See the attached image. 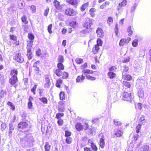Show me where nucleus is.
<instances>
[{
  "instance_id": "bb28decb",
  "label": "nucleus",
  "mask_w": 151,
  "mask_h": 151,
  "mask_svg": "<svg viewBox=\"0 0 151 151\" xmlns=\"http://www.w3.org/2000/svg\"><path fill=\"white\" fill-rule=\"evenodd\" d=\"M99 46L96 44L93 47L92 52L94 54H97L98 53L99 50L100 49Z\"/></svg>"
},
{
  "instance_id": "f03ea898",
  "label": "nucleus",
  "mask_w": 151,
  "mask_h": 151,
  "mask_svg": "<svg viewBox=\"0 0 151 151\" xmlns=\"http://www.w3.org/2000/svg\"><path fill=\"white\" fill-rule=\"evenodd\" d=\"M62 70L56 69L53 70L54 74L58 77H61L62 79H67L68 78V73L66 71H62Z\"/></svg>"
},
{
  "instance_id": "5fc2aeb1",
  "label": "nucleus",
  "mask_w": 151,
  "mask_h": 151,
  "mask_svg": "<svg viewBox=\"0 0 151 151\" xmlns=\"http://www.w3.org/2000/svg\"><path fill=\"white\" fill-rule=\"evenodd\" d=\"M141 125L139 124L136 127V132L137 133H138L141 129Z\"/></svg>"
},
{
  "instance_id": "0e129e2a",
  "label": "nucleus",
  "mask_w": 151,
  "mask_h": 151,
  "mask_svg": "<svg viewBox=\"0 0 151 151\" xmlns=\"http://www.w3.org/2000/svg\"><path fill=\"white\" fill-rule=\"evenodd\" d=\"M140 151H146L148 150L149 149V146L147 145L143 146L142 147Z\"/></svg>"
},
{
  "instance_id": "2eb2a0df",
  "label": "nucleus",
  "mask_w": 151,
  "mask_h": 151,
  "mask_svg": "<svg viewBox=\"0 0 151 151\" xmlns=\"http://www.w3.org/2000/svg\"><path fill=\"white\" fill-rule=\"evenodd\" d=\"M41 131L43 134L51 132L50 127H48L47 125L42 126L41 127Z\"/></svg>"
},
{
  "instance_id": "4c0bfd02",
  "label": "nucleus",
  "mask_w": 151,
  "mask_h": 151,
  "mask_svg": "<svg viewBox=\"0 0 151 151\" xmlns=\"http://www.w3.org/2000/svg\"><path fill=\"white\" fill-rule=\"evenodd\" d=\"M57 67L58 69H59L62 70H63L65 68L64 65L63 63H58L57 64Z\"/></svg>"
},
{
  "instance_id": "aec40b11",
  "label": "nucleus",
  "mask_w": 151,
  "mask_h": 151,
  "mask_svg": "<svg viewBox=\"0 0 151 151\" xmlns=\"http://www.w3.org/2000/svg\"><path fill=\"white\" fill-rule=\"evenodd\" d=\"M18 74V72L17 69H13L10 70V75L11 77H17Z\"/></svg>"
},
{
  "instance_id": "8fccbe9b",
  "label": "nucleus",
  "mask_w": 151,
  "mask_h": 151,
  "mask_svg": "<svg viewBox=\"0 0 151 151\" xmlns=\"http://www.w3.org/2000/svg\"><path fill=\"white\" fill-rule=\"evenodd\" d=\"M72 135V133L70 131L66 130L65 131V137H69Z\"/></svg>"
},
{
  "instance_id": "4468645a",
  "label": "nucleus",
  "mask_w": 151,
  "mask_h": 151,
  "mask_svg": "<svg viewBox=\"0 0 151 151\" xmlns=\"http://www.w3.org/2000/svg\"><path fill=\"white\" fill-rule=\"evenodd\" d=\"M131 40V38L127 37V38H122L120 41L119 45L120 46L124 45L125 44L128 43Z\"/></svg>"
},
{
  "instance_id": "ddd939ff",
  "label": "nucleus",
  "mask_w": 151,
  "mask_h": 151,
  "mask_svg": "<svg viewBox=\"0 0 151 151\" xmlns=\"http://www.w3.org/2000/svg\"><path fill=\"white\" fill-rule=\"evenodd\" d=\"M50 80L48 77H45L44 80V87L46 88H49L51 85Z\"/></svg>"
},
{
  "instance_id": "f8f14e48",
  "label": "nucleus",
  "mask_w": 151,
  "mask_h": 151,
  "mask_svg": "<svg viewBox=\"0 0 151 151\" xmlns=\"http://www.w3.org/2000/svg\"><path fill=\"white\" fill-rule=\"evenodd\" d=\"M54 6L56 9L61 11L63 8L62 5L60 4V2L57 0H54L53 2Z\"/></svg>"
},
{
  "instance_id": "338daca9",
  "label": "nucleus",
  "mask_w": 151,
  "mask_h": 151,
  "mask_svg": "<svg viewBox=\"0 0 151 151\" xmlns=\"http://www.w3.org/2000/svg\"><path fill=\"white\" fill-rule=\"evenodd\" d=\"M138 41L137 40H134L132 42V45L133 47H136L138 45Z\"/></svg>"
},
{
  "instance_id": "58836bf2",
  "label": "nucleus",
  "mask_w": 151,
  "mask_h": 151,
  "mask_svg": "<svg viewBox=\"0 0 151 151\" xmlns=\"http://www.w3.org/2000/svg\"><path fill=\"white\" fill-rule=\"evenodd\" d=\"M127 31L128 33V35L129 36H131L133 33V31L132 30V27L131 26H129L128 27Z\"/></svg>"
},
{
  "instance_id": "774afa93",
  "label": "nucleus",
  "mask_w": 151,
  "mask_h": 151,
  "mask_svg": "<svg viewBox=\"0 0 151 151\" xmlns=\"http://www.w3.org/2000/svg\"><path fill=\"white\" fill-rule=\"evenodd\" d=\"M83 126L84 130H86L88 129L89 127L88 124L86 122H85L84 123Z\"/></svg>"
},
{
  "instance_id": "c756f323",
  "label": "nucleus",
  "mask_w": 151,
  "mask_h": 151,
  "mask_svg": "<svg viewBox=\"0 0 151 151\" xmlns=\"http://www.w3.org/2000/svg\"><path fill=\"white\" fill-rule=\"evenodd\" d=\"M85 77L83 74L81 76H78L77 77L76 81L77 83L82 82L85 79Z\"/></svg>"
},
{
  "instance_id": "c85d7f7f",
  "label": "nucleus",
  "mask_w": 151,
  "mask_h": 151,
  "mask_svg": "<svg viewBox=\"0 0 151 151\" xmlns=\"http://www.w3.org/2000/svg\"><path fill=\"white\" fill-rule=\"evenodd\" d=\"M96 9L94 8H92L89 10V13L92 17H94L96 15Z\"/></svg>"
},
{
  "instance_id": "0eeeda50",
  "label": "nucleus",
  "mask_w": 151,
  "mask_h": 151,
  "mask_svg": "<svg viewBox=\"0 0 151 151\" xmlns=\"http://www.w3.org/2000/svg\"><path fill=\"white\" fill-rule=\"evenodd\" d=\"M18 81V77H11L9 80V82L12 86H14L15 88H16V83Z\"/></svg>"
},
{
  "instance_id": "a211bd4d",
  "label": "nucleus",
  "mask_w": 151,
  "mask_h": 151,
  "mask_svg": "<svg viewBox=\"0 0 151 151\" xmlns=\"http://www.w3.org/2000/svg\"><path fill=\"white\" fill-rule=\"evenodd\" d=\"M75 127L76 129L78 132L84 129L83 125L80 122H77L75 124Z\"/></svg>"
},
{
  "instance_id": "6ab92c4d",
  "label": "nucleus",
  "mask_w": 151,
  "mask_h": 151,
  "mask_svg": "<svg viewBox=\"0 0 151 151\" xmlns=\"http://www.w3.org/2000/svg\"><path fill=\"white\" fill-rule=\"evenodd\" d=\"M34 100L33 97L31 96H29L28 99V102L27 103V108L28 109H32L33 107V104L32 101Z\"/></svg>"
},
{
  "instance_id": "de8ad7c7",
  "label": "nucleus",
  "mask_w": 151,
  "mask_h": 151,
  "mask_svg": "<svg viewBox=\"0 0 151 151\" xmlns=\"http://www.w3.org/2000/svg\"><path fill=\"white\" fill-rule=\"evenodd\" d=\"M114 124L116 126H119L122 124L121 122L117 119H114Z\"/></svg>"
},
{
  "instance_id": "864d4df0",
  "label": "nucleus",
  "mask_w": 151,
  "mask_h": 151,
  "mask_svg": "<svg viewBox=\"0 0 151 151\" xmlns=\"http://www.w3.org/2000/svg\"><path fill=\"white\" fill-rule=\"evenodd\" d=\"M66 142L68 144H71L73 141L72 139L70 137H67L65 139Z\"/></svg>"
},
{
  "instance_id": "6e6552de",
  "label": "nucleus",
  "mask_w": 151,
  "mask_h": 151,
  "mask_svg": "<svg viewBox=\"0 0 151 151\" xmlns=\"http://www.w3.org/2000/svg\"><path fill=\"white\" fill-rule=\"evenodd\" d=\"M99 136H101L99 138V145L101 148H104L105 145L104 136L102 133L100 134Z\"/></svg>"
},
{
  "instance_id": "cd10ccee",
  "label": "nucleus",
  "mask_w": 151,
  "mask_h": 151,
  "mask_svg": "<svg viewBox=\"0 0 151 151\" xmlns=\"http://www.w3.org/2000/svg\"><path fill=\"white\" fill-rule=\"evenodd\" d=\"M123 86V88L125 87V89L129 88L131 87V84L130 83L127 81H123L122 82Z\"/></svg>"
},
{
  "instance_id": "f3484780",
  "label": "nucleus",
  "mask_w": 151,
  "mask_h": 151,
  "mask_svg": "<svg viewBox=\"0 0 151 151\" xmlns=\"http://www.w3.org/2000/svg\"><path fill=\"white\" fill-rule=\"evenodd\" d=\"M96 32L98 37L102 38L104 35V32L102 29L100 27H98Z\"/></svg>"
},
{
  "instance_id": "37998d69",
  "label": "nucleus",
  "mask_w": 151,
  "mask_h": 151,
  "mask_svg": "<svg viewBox=\"0 0 151 151\" xmlns=\"http://www.w3.org/2000/svg\"><path fill=\"white\" fill-rule=\"evenodd\" d=\"M68 3L73 5H75L77 4L78 2L76 0H69Z\"/></svg>"
},
{
  "instance_id": "e433bc0d",
  "label": "nucleus",
  "mask_w": 151,
  "mask_h": 151,
  "mask_svg": "<svg viewBox=\"0 0 151 151\" xmlns=\"http://www.w3.org/2000/svg\"><path fill=\"white\" fill-rule=\"evenodd\" d=\"M123 133L120 130H118L115 132L114 133V135L116 137H119L122 136Z\"/></svg>"
},
{
  "instance_id": "20e7f679",
  "label": "nucleus",
  "mask_w": 151,
  "mask_h": 151,
  "mask_svg": "<svg viewBox=\"0 0 151 151\" xmlns=\"http://www.w3.org/2000/svg\"><path fill=\"white\" fill-rule=\"evenodd\" d=\"M83 72L84 73V74H86V77L87 80L91 81H94L96 78L95 77L90 75V74L93 73L94 71L91 70L89 69H86L83 70Z\"/></svg>"
},
{
  "instance_id": "72a5a7b5",
  "label": "nucleus",
  "mask_w": 151,
  "mask_h": 151,
  "mask_svg": "<svg viewBox=\"0 0 151 151\" xmlns=\"http://www.w3.org/2000/svg\"><path fill=\"white\" fill-rule=\"evenodd\" d=\"M60 99L61 100H64L65 99V93L63 91H61L59 93Z\"/></svg>"
},
{
  "instance_id": "bf43d9fd",
  "label": "nucleus",
  "mask_w": 151,
  "mask_h": 151,
  "mask_svg": "<svg viewBox=\"0 0 151 151\" xmlns=\"http://www.w3.org/2000/svg\"><path fill=\"white\" fill-rule=\"evenodd\" d=\"M50 10V9L49 7L47 6L46 8V9H45L44 13V15L45 16H47L48 14V13L49 12V11Z\"/></svg>"
},
{
  "instance_id": "13d9d810",
  "label": "nucleus",
  "mask_w": 151,
  "mask_h": 151,
  "mask_svg": "<svg viewBox=\"0 0 151 151\" xmlns=\"http://www.w3.org/2000/svg\"><path fill=\"white\" fill-rule=\"evenodd\" d=\"M124 69L123 70L122 73H125L128 71L129 67L128 66H127L126 65H124L123 66Z\"/></svg>"
},
{
  "instance_id": "3c124183",
  "label": "nucleus",
  "mask_w": 151,
  "mask_h": 151,
  "mask_svg": "<svg viewBox=\"0 0 151 151\" xmlns=\"http://www.w3.org/2000/svg\"><path fill=\"white\" fill-rule=\"evenodd\" d=\"M12 44L13 45V47H15L19 45V40H16L12 42Z\"/></svg>"
},
{
  "instance_id": "052dcab7",
  "label": "nucleus",
  "mask_w": 151,
  "mask_h": 151,
  "mask_svg": "<svg viewBox=\"0 0 151 151\" xmlns=\"http://www.w3.org/2000/svg\"><path fill=\"white\" fill-rule=\"evenodd\" d=\"M69 26L73 27H75L76 25V21H73L70 22Z\"/></svg>"
},
{
  "instance_id": "473e14b6",
  "label": "nucleus",
  "mask_w": 151,
  "mask_h": 151,
  "mask_svg": "<svg viewBox=\"0 0 151 151\" xmlns=\"http://www.w3.org/2000/svg\"><path fill=\"white\" fill-rule=\"evenodd\" d=\"M44 147L45 151H50L51 148V145L48 142H46Z\"/></svg>"
},
{
  "instance_id": "a878e982",
  "label": "nucleus",
  "mask_w": 151,
  "mask_h": 151,
  "mask_svg": "<svg viewBox=\"0 0 151 151\" xmlns=\"http://www.w3.org/2000/svg\"><path fill=\"white\" fill-rule=\"evenodd\" d=\"M107 76L110 79L114 78L116 77V74L113 72L109 71L107 74Z\"/></svg>"
},
{
  "instance_id": "603ef678",
  "label": "nucleus",
  "mask_w": 151,
  "mask_h": 151,
  "mask_svg": "<svg viewBox=\"0 0 151 151\" xmlns=\"http://www.w3.org/2000/svg\"><path fill=\"white\" fill-rule=\"evenodd\" d=\"M135 108L137 109H141L142 108V104L139 103L135 105Z\"/></svg>"
},
{
  "instance_id": "5701e85b",
  "label": "nucleus",
  "mask_w": 151,
  "mask_h": 151,
  "mask_svg": "<svg viewBox=\"0 0 151 151\" xmlns=\"http://www.w3.org/2000/svg\"><path fill=\"white\" fill-rule=\"evenodd\" d=\"M114 21V18L111 16L108 17L106 20V23L109 26H111L113 23Z\"/></svg>"
},
{
  "instance_id": "9d476101",
  "label": "nucleus",
  "mask_w": 151,
  "mask_h": 151,
  "mask_svg": "<svg viewBox=\"0 0 151 151\" xmlns=\"http://www.w3.org/2000/svg\"><path fill=\"white\" fill-rule=\"evenodd\" d=\"M14 59L19 63H22L24 61L23 58L21 56V53L17 54L14 57Z\"/></svg>"
},
{
  "instance_id": "7c9ffc66",
  "label": "nucleus",
  "mask_w": 151,
  "mask_h": 151,
  "mask_svg": "<svg viewBox=\"0 0 151 151\" xmlns=\"http://www.w3.org/2000/svg\"><path fill=\"white\" fill-rule=\"evenodd\" d=\"M110 4L109 1H106L100 6V8L101 9H104L106 7L109 6Z\"/></svg>"
},
{
  "instance_id": "79ce46f5",
  "label": "nucleus",
  "mask_w": 151,
  "mask_h": 151,
  "mask_svg": "<svg viewBox=\"0 0 151 151\" xmlns=\"http://www.w3.org/2000/svg\"><path fill=\"white\" fill-rule=\"evenodd\" d=\"M64 61V59L63 56L59 55L58 59V63H63Z\"/></svg>"
},
{
  "instance_id": "1a4fd4ad",
  "label": "nucleus",
  "mask_w": 151,
  "mask_h": 151,
  "mask_svg": "<svg viewBox=\"0 0 151 151\" xmlns=\"http://www.w3.org/2000/svg\"><path fill=\"white\" fill-rule=\"evenodd\" d=\"M28 39L30 40L29 41V43L27 44V46L32 47L33 45V40L35 38V36L33 34L31 33H29L27 35Z\"/></svg>"
},
{
  "instance_id": "ea45409f",
  "label": "nucleus",
  "mask_w": 151,
  "mask_h": 151,
  "mask_svg": "<svg viewBox=\"0 0 151 151\" xmlns=\"http://www.w3.org/2000/svg\"><path fill=\"white\" fill-rule=\"evenodd\" d=\"M37 84H35L30 90L33 93V94L34 95H35L36 94V91L37 88Z\"/></svg>"
},
{
  "instance_id": "7ed1b4c3",
  "label": "nucleus",
  "mask_w": 151,
  "mask_h": 151,
  "mask_svg": "<svg viewBox=\"0 0 151 151\" xmlns=\"http://www.w3.org/2000/svg\"><path fill=\"white\" fill-rule=\"evenodd\" d=\"M122 100L131 102L134 98V96L133 93H129L126 91H124L121 95Z\"/></svg>"
},
{
  "instance_id": "2f4dec72",
  "label": "nucleus",
  "mask_w": 151,
  "mask_h": 151,
  "mask_svg": "<svg viewBox=\"0 0 151 151\" xmlns=\"http://www.w3.org/2000/svg\"><path fill=\"white\" fill-rule=\"evenodd\" d=\"M39 99L40 101L44 104H47L48 103V100L45 97L39 98Z\"/></svg>"
},
{
  "instance_id": "f257e3e1",
  "label": "nucleus",
  "mask_w": 151,
  "mask_h": 151,
  "mask_svg": "<svg viewBox=\"0 0 151 151\" xmlns=\"http://www.w3.org/2000/svg\"><path fill=\"white\" fill-rule=\"evenodd\" d=\"M94 20L88 17L82 24V32L83 33H87L90 32L93 29L92 26Z\"/></svg>"
},
{
  "instance_id": "09e8293b",
  "label": "nucleus",
  "mask_w": 151,
  "mask_h": 151,
  "mask_svg": "<svg viewBox=\"0 0 151 151\" xmlns=\"http://www.w3.org/2000/svg\"><path fill=\"white\" fill-rule=\"evenodd\" d=\"M10 39L13 41H16L17 40V37L13 35H9Z\"/></svg>"
},
{
  "instance_id": "a19ab883",
  "label": "nucleus",
  "mask_w": 151,
  "mask_h": 151,
  "mask_svg": "<svg viewBox=\"0 0 151 151\" xmlns=\"http://www.w3.org/2000/svg\"><path fill=\"white\" fill-rule=\"evenodd\" d=\"M7 104L10 106V109L11 110L13 111L15 110V107L12 102L8 101L7 103Z\"/></svg>"
},
{
  "instance_id": "393cba45",
  "label": "nucleus",
  "mask_w": 151,
  "mask_h": 151,
  "mask_svg": "<svg viewBox=\"0 0 151 151\" xmlns=\"http://www.w3.org/2000/svg\"><path fill=\"white\" fill-rule=\"evenodd\" d=\"M63 83V81L60 78H59L56 81L55 85L58 88H60L61 87V85Z\"/></svg>"
},
{
  "instance_id": "a18cd8bd",
  "label": "nucleus",
  "mask_w": 151,
  "mask_h": 151,
  "mask_svg": "<svg viewBox=\"0 0 151 151\" xmlns=\"http://www.w3.org/2000/svg\"><path fill=\"white\" fill-rule=\"evenodd\" d=\"M64 115V114L63 113H58L56 114L55 116V118L57 119H61V118L63 117Z\"/></svg>"
},
{
  "instance_id": "69168bd1",
  "label": "nucleus",
  "mask_w": 151,
  "mask_h": 151,
  "mask_svg": "<svg viewBox=\"0 0 151 151\" xmlns=\"http://www.w3.org/2000/svg\"><path fill=\"white\" fill-rule=\"evenodd\" d=\"M117 69L116 66H112L109 69V71L112 72L115 71Z\"/></svg>"
},
{
  "instance_id": "b1692460",
  "label": "nucleus",
  "mask_w": 151,
  "mask_h": 151,
  "mask_svg": "<svg viewBox=\"0 0 151 151\" xmlns=\"http://www.w3.org/2000/svg\"><path fill=\"white\" fill-rule=\"evenodd\" d=\"M132 77L131 75L127 74L123 75L122 76V79L127 81H130L132 80Z\"/></svg>"
},
{
  "instance_id": "4d7b16f0",
  "label": "nucleus",
  "mask_w": 151,
  "mask_h": 151,
  "mask_svg": "<svg viewBox=\"0 0 151 151\" xmlns=\"http://www.w3.org/2000/svg\"><path fill=\"white\" fill-rule=\"evenodd\" d=\"M20 142H23L24 141L26 142L28 141L29 138L27 136H25L23 138H20Z\"/></svg>"
},
{
  "instance_id": "39448f33",
  "label": "nucleus",
  "mask_w": 151,
  "mask_h": 151,
  "mask_svg": "<svg viewBox=\"0 0 151 151\" xmlns=\"http://www.w3.org/2000/svg\"><path fill=\"white\" fill-rule=\"evenodd\" d=\"M77 14V11L72 8H68L65 11V14L69 16H74Z\"/></svg>"
},
{
  "instance_id": "49530a36",
  "label": "nucleus",
  "mask_w": 151,
  "mask_h": 151,
  "mask_svg": "<svg viewBox=\"0 0 151 151\" xmlns=\"http://www.w3.org/2000/svg\"><path fill=\"white\" fill-rule=\"evenodd\" d=\"M139 124L140 125L143 124L145 122V119L144 117L143 116H141L139 119Z\"/></svg>"
},
{
  "instance_id": "6e6d98bb",
  "label": "nucleus",
  "mask_w": 151,
  "mask_h": 151,
  "mask_svg": "<svg viewBox=\"0 0 151 151\" xmlns=\"http://www.w3.org/2000/svg\"><path fill=\"white\" fill-rule=\"evenodd\" d=\"M97 44L96 45H97L99 46H101L103 44V41L100 38H98L96 41Z\"/></svg>"
},
{
  "instance_id": "dca6fc26",
  "label": "nucleus",
  "mask_w": 151,
  "mask_h": 151,
  "mask_svg": "<svg viewBox=\"0 0 151 151\" xmlns=\"http://www.w3.org/2000/svg\"><path fill=\"white\" fill-rule=\"evenodd\" d=\"M127 0H122V1L120 2L117 7V10L119 11L124 7L127 4Z\"/></svg>"
},
{
  "instance_id": "423d86ee",
  "label": "nucleus",
  "mask_w": 151,
  "mask_h": 151,
  "mask_svg": "<svg viewBox=\"0 0 151 151\" xmlns=\"http://www.w3.org/2000/svg\"><path fill=\"white\" fill-rule=\"evenodd\" d=\"M17 127L19 129H26L29 128V126L27 122L21 121L18 124Z\"/></svg>"
},
{
  "instance_id": "c03bdc74",
  "label": "nucleus",
  "mask_w": 151,
  "mask_h": 151,
  "mask_svg": "<svg viewBox=\"0 0 151 151\" xmlns=\"http://www.w3.org/2000/svg\"><path fill=\"white\" fill-rule=\"evenodd\" d=\"M88 2H87L82 5L81 7V11H85L86 8L88 7Z\"/></svg>"
},
{
  "instance_id": "c9c22d12",
  "label": "nucleus",
  "mask_w": 151,
  "mask_h": 151,
  "mask_svg": "<svg viewBox=\"0 0 151 151\" xmlns=\"http://www.w3.org/2000/svg\"><path fill=\"white\" fill-rule=\"evenodd\" d=\"M75 62L77 64L80 65L83 63L84 61L83 59L78 58H76Z\"/></svg>"
},
{
  "instance_id": "412c9836",
  "label": "nucleus",
  "mask_w": 151,
  "mask_h": 151,
  "mask_svg": "<svg viewBox=\"0 0 151 151\" xmlns=\"http://www.w3.org/2000/svg\"><path fill=\"white\" fill-rule=\"evenodd\" d=\"M27 56L29 60H30L32 58V52L31 48L30 47H27Z\"/></svg>"
},
{
  "instance_id": "9b49d317",
  "label": "nucleus",
  "mask_w": 151,
  "mask_h": 151,
  "mask_svg": "<svg viewBox=\"0 0 151 151\" xmlns=\"http://www.w3.org/2000/svg\"><path fill=\"white\" fill-rule=\"evenodd\" d=\"M40 63V61L39 60H38L35 62L33 65V67L34 68V72L35 74H38L40 71L39 68L37 67V66Z\"/></svg>"
},
{
  "instance_id": "680f3d73",
  "label": "nucleus",
  "mask_w": 151,
  "mask_h": 151,
  "mask_svg": "<svg viewBox=\"0 0 151 151\" xmlns=\"http://www.w3.org/2000/svg\"><path fill=\"white\" fill-rule=\"evenodd\" d=\"M52 24H49L47 30L50 34H51L52 32Z\"/></svg>"
},
{
  "instance_id": "4be33fe9",
  "label": "nucleus",
  "mask_w": 151,
  "mask_h": 151,
  "mask_svg": "<svg viewBox=\"0 0 151 151\" xmlns=\"http://www.w3.org/2000/svg\"><path fill=\"white\" fill-rule=\"evenodd\" d=\"M88 143L90 144L91 147L94 151H97L98 150L97 147L92 140L89 139L88 141Z\"/></svg>"
},
{
  "instance_id": "e2e57ef3",
  "label": "nucleus",
  "mask_w": 151,
  "mask_h": 151,
  "mask_svg": "<svg viewBox=\"0 0 151 151\" xmlns=\"http://www.w3.org/2000/svg\"><path fill=\"white\" fill-rule=\"evenodd\" d=\"M30 9L33 13L36 12V6L34 5H32L30 6Z\"/></svg>"
},
{
  "instance_id": "f704fd0d",
  "label": "nucleus",
  "mask_w": 151,
  "mask_h": 151,
  "mask_svg": "<svg viewBox=\"0 0 151 151\" xmlns=\"http://www.w3.org/2000/svg\"><path fill=\"white\" fill-rule=\"evenodd\" d=\"M21 19L22 22L25 24H27L28 23L27 17L25 15H23L21 17Z\"/></svg>"
}]
</instances>
